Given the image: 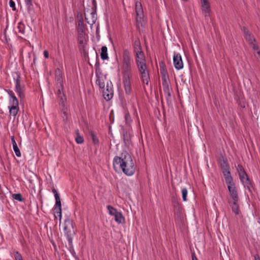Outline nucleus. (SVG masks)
Wrapping results in <instances>:
<instances>
[{
	"mask_svg": "<svg viewBox=\"0 0 260 260\" xmlns=\"http://www.w3.org/2000/svg\"><path fill=\"white\" fill-rule=\"evenodd\" d=\"M95 74H101V71L100 69V63L99 61V58L98 54L96 53V63L95 64Z\"/></svg>",
	"mask_w": 260,
	"mask_h": 260,
	"instance_id": "c85d7f7f",
	"label": "nucleus"
},
{
	"mask_svg": "<svg viewBox=\"0 0 260 260\" xmlns=\"http://www.w3.org/2000/svg\"><path fill=\"white\" fill-rule=\"evenodd\" d=\"M52 191L53 192V193L54 194V197H55V198H58L59 197V196L57 191V190L54 188H53L52 189Z\"/></svg>",
	"mask_w": 260,
	"mask_h": 260,
	"instance_id": "8fccbe9b",
	"label": "nucleus"
},
{
	"mask_svg": "<svg viewBox=\"0 0 260 260\" xmlns=\"http://www.w3.org/2000/svg\"><path fill=\"white\" fill-rule=\"evenodd\" d=\"M115 220L118 223H122L125 222V219L122 214L120 212H118L114 215Z\"/></svg>",
	"mask_w": 260,
	"mask_h": 260,
	"instance_id": "b1692460",
	"label": "nucleus"
},
{
	"mask_svg": "<svg viewBox=\"0 0 260 260\" xmlns=\"http://www.w3.org/2000/svg\"><path fill=\"white\" fill-rule=\"evenodd\" d=\"M122 134L124 145L129 147L132 145L131 135L129 132L125 129H123Z\"/></svg>",
	"mask_w": 260,
	"mask_h": 260,
	"instance_id": "2eb2a0df",
	"label": "nucleus"
},
{
	"mask_svg": "<svg viewBox=\"0 0 260 260\" xmlns=\"http://www.w3.org/2000/svg\"><path fill=\"white\" fill-rule=\"evenodd\" d=\"M242 30L244 32V36L245 40L250 45H252L254 42L256 41L253 36L250 33L247 27L243 26Z\"/></svg>",
	"mask_w": 260,
	"mask_h": 260,
	"instance_id": "4468645a",
	"label": "nucleus"
},
{
	"mask_svg": "<svg viewBox=\"0 0 260 260\" xmlns=\"http://www.w3.org/2000/svg\"><path fill=\"white\" fill-rule=\"evenodd\" d=\"M237 170L241 181L244 184L245 187L246 186L247 188L249 191L252 192V189H253L252 183L243 166L241 165H238Z\"/></svg>",
	"mask_w": 260,
	"mask_h": 260,
	"instance_id": "39448f33",
	"label": "nucleus"
},
{
	"mask_svg": "<svg viewBox=\"0 0 260 260\" xmlns=\"http://www.w3.org/2000/svg\"><path fill=\"white\" fill-rule=\"evenodd\" d=\"M174 65L176 69L180 70L183 68V63L180 54H174L173 56Z\"/></svg>",
	"mask_w": 260,
	"mask_h": 260,
	"instance_id": "f8f14e48",
	"label": "nucleus"
},
{
	"mask_svg": "<svg viewBox=\"0 0 260 260\" xmlns=\"http://www.w3.org/2000/svg\"><path fill=\"white\" fill-rule=\"evenodd\" d=\"M57 87H58V90L57 92V94L58 95V94H61L62 93H64L63 92V84H61V86L58 85V86H57Z\"/></svg>",
	"mask_w": 260,
	"mask_h": 260,
	"instance_id": "c03bdc74",
	"label": "nucleus"
},
{
	"mask_svg": "<svg viewBox=\"0 0 260 260\" xmlns=\"http://www.w3.org/2000/svg\"><path fill=\"white\" fill-rule=\"evenodd\" d=\"M14 256L15 260H22L23 257L21 254L18 251H15L14 252Z\"/></svg>",
	"mask_w": 260,
	"mask_h": 260,
	"instance_id": "58836bf2",
	"label": "nucleus"
},
{
	"mask_svg": "<svg viewBox=\"0 0 260 260\" xmlns=\"http://www.w3.org/2000/svg\"><path fill=\"white\" fill-rule=\"evenodd\" d=\"M58 98L59 99L60 102L62 104L64 100H66L65 95L64 93H62L61 94L57 95Z\"/></svg>",
	"mask_w": 260,
	"mask_h": 260,
	"instance_id": "a18cd8bd",
	"label": "nucleus"
},
{
	"mask_svg": "<svg viewBox=\"0 0 260 260\" xmlns=\"http://www.w3.org/2000/svg\"><path fill=\"white\" fill-rule=\"evenodd\" d=\"M202 10L205 17L209 16L211 11L210 5L202 6Z\"/></svg>",
	"mask_w": 260,
	"mask_h": 260,
	"instance_id": "bb28decb",
	"label": "nucleus"
},
{
	"mask_svg": "<svg viewBox=\"0 0 260 260\" xmlns=\"http://www.w3.org/2000/svg\"><path fill=\"white\" fill-rule=\"evenodd\" d=\"M241 107H242V108H244V107H245V105L244 104V105H243V106H241Z\"/></svg>",
	"mask_w": 260,
	"mask_h": 260,
	"instance_id": "e2e57ef3",
	"label": "nucleus"
},
{
	"mask_svg": "<svg viewBox=\"0 0 260 260\" xmlns=\"http://www.w3.org/2000/svg\"><path fill=\"white\" fill-rule=\"evenodd\" d=\"M10 7L13 8V10H15V3L13 0H10L9 2Z\"/></svg>",
	"mask_w": 260,
	"mask_h": 260,
	"instance_id": "de8ad7c7",
	"label": "nucleus"
},
{
	"mask_svg": "<svg viewBox=\"0 0 260 260\" xmlns=\"http://www.w3.org/2000/svg\"><path fill=\"white\" fill-rule=\"evenodd\" d=\"M254 260H260V257L258 254H256L254 255Z\"/></svg>",
	"mask_w": 260,
	"mask_h": 260,
	"instance_id": "bf43d9fd",
	"label": "nucleus"
},
{
	"mask_svg": "<svg viewBox=\"0 0 260 260\" xmlns=\"http://www.w3.org/2000/svg\"><path fill=\"white\" fill-rule=\"evenodd\" d=\"M86 35V34H78V46H81V48H83L87 44Z\"/></svg>",
	"mask_w": 260,
	"mask_h": 260,
	"instance_id": "a211bd4d",
	"label": "nucleus"
},
{
	"mask_svg": "<svg viewBox=\"0 0 260 260\" xmlns=\"http://www.w3.org/2000/svg\"><path fill=\"white\" fill-rule=\"evenodd\" d=\"M16 77L15 79L16 82L15 90L18 94L20 99H23L25 98V94L24 92V86L20 85L21 77L20 73L18 72L16 73Z\"/></svg>",
	"mask_w": 260,
	"mask_h": 260,
	"instance_id": "0eeeda50",
	"label": "nucleus"
},
{
	"mask_svg": "<svg viewBox=\"0 0 260 260\" xmlns=\"http://www.w3.org/2000/svg\"><path fill=\"white\" fill-rule=\"evenodd\" d=\"M11 141H12V144H13V147L17 145L16 142V141L15 140L14 136H12L11 137Z\"/></svg>",
	"mask_w": 260,
	"mask_h": 260,
	"instance_id": "864d4df0",
	"label": "nucleus"
},
{
	"mask_svg": "<svg viewBox=\"0 0 260 260\" xmlns=\"http://www.w3.org/2000/svg\"><path fill=\"white\" fill-rule=\"evenodd\" d=\"M8 93L9 94V96L11 98V100H10L11 104H19L18 100L17 99V98L16 97V96L15 95V94L12 90H9L8 91Z\"/></svg>",
	"mask_w": 260,
	"mask_h": 260,
	"instance_id": "393cba45",
	"label": "nucleus"
},
{
	"mask_svg": "<svg viewBox=\"0 0 260 260\" xmlns=\"http://www.w3.org/2000/svg\"><path fill=\"white\" fill-rule=\"evenodd\" d=\"M231 197L232 198L233 201H239V197L237 190H233L231 191H229Z\"/></svg>",
	"mask_w": 260,
	"mask_h": 260,
	"instance_id": "7c9ffc66",
	"label": "nucleus"
},
{
	"mask_svg": "<svg viewBox=\"0 0 260 260\" xmlns=\"http://www.w3.org/2000/svg\"><path fill=\"white\" fill-rule=\"evenodd\" d=\"M55 207L54 209V210L56 213L58 214L59 220H60L61 218V204L60 197L55 198Z\"/></svg>",
	"mask_w": 260,
	"mask_h": 260,
	"instance_id": "6ab92c4d",
	"label": "nucleus"
},
{
	"mask_svg": "<svg viewBox=\"0 0 260 260\" xmlns=\"http://www.w3.org/2000/svg\"><path fill=\"white\" fill-rule=\"evenodd\" d=\"M92 3L93 6V8H92L93 11L91 13V15L92 16V20L91 22V24H92L95 23L96 18H95V15H96V3L95 0H92ZM85 20L87 21V23L88 24H90V22L87 20V18L85 17Z\"/></svg>",
	"mask_w": 260,
	"mask_h": 260,
	"instance_id": "aec40b11",
	"label": "nucleus"
},
{
	"mask_svg": "<svg viewBox=\"0 0 260 260\" xmlns=\"http://www.w3.org/2000/svg\"><path fill=\"white\" fill-rule=\"evenodd\" d=\"M172 202L173 204V207L174 208V214L177 216V217H180L182 214V210L183 209L181 207V205L177 200V199L175 197H173L172 199Z\"/></svg>",
	"mask_w": 260,
	"mask_h": 260,
	"instance_id": "9d476101",
	"label": "nucleus"
},
{
	"mask_svg": "<svg viewBox=\"0 0 260 260\" xmlns=\"http://www.w3.org/2000/svg\"><path fill=\"white\" fill-rule=\"evenodd\" d=\"M132 65V58L130 52L127 49H124L122 53V66Z\"/></svg>",
	"mask_w": 260,
	"mask_h": 260,
	"instance_id": "ddd939ff",
	"label": "nucleus"
},
{
	"mask_svg": "<svg viewBox=\"0 0 260 260\" xmlns=\"http://www.w3.org/2000/svg\"><path fill=\"white\" fill-rule=\"evenodd\" d=\"M124 118L126 123H128L131 121V116L128 112H126L125 113Z\"/></svg>",
	"mask_w": 260,
	"mask_h": 260,
	"instance_id": "37998d69",
	"label": "nucleus"
},
{
	"mask_svg": "<svg viewBox=\"0 0 260 260\" xmlns=\"http://www.w3.org/2000/svg\"><path fill=\"white\" fill-rule=\"evenodd\" d=\"M116 165L121 169L127 176H132L135 172V167L131 155L127 152L121 153V156H115L113 159V167L116 170Z\"/></svg>",
	"mask_w": 260,
	"mask_h": 260,
	"instance_id": "f257e3e1",
	"label": "nucleus"
},
{
	"mask_svg": "<svg viewBox=\"0 0 260 260\" xmlns=\"http://www.w3.org/2000/svg\"><path fill=\"white\" fill-rule=\"evenodd\" d=\"M44 55L45 58H49V53H48V51L45 50L44 51Z\"/></svg>",
	"mask_w": 260,
	"mask_h": 260,
	"instance_id": "4d7b16f0",
	"label": "nucleus"
},
{
	"mask_svg": "<svg viewBox=\"0 0 260 260\" xmlns=\"http://www.w3.org/2000/svg\"><path fill=\"white\" fill-rule=\"evenodd\" d=\"M182 199L183 201H187V190L186 188H183L182 189Z\"/></svg>",
	"mask_w": 260,
	"mask_h": 260,
	"instance_id": "ea45409f",
	"label": "nucleus"
},
{
	"mask_svg": "<svg viewBox=\"0 0 260 260\" xmlns=\"http://www.w3.org/2000/svg\"><path fill=\"white\" fill-rule=\"evenodd\" d=\"M201 6L210 5L208 0H201Z\"/></svg>",
	"mask_w": 260,
	"mask_h": 260,
	"instance_id": "3c124183",
	"label": "nucleus"
},
{
	"mask_svg": "<svg viewBox=\"0 0 260 260\" xmlns=\"http://www.w3.org/2000/svg\"><path fill=\"white\" fill-rule=\"evenodd\" d=\"M78 26L77 30L78 34H86L85 30L87 29L86 25L84 23L83 18L82 15L80 14L77 15Z\"/></svg>",
	"mask_w": 260,
	"mask_h": 260,
	"instance_id": "9b49d317",
	"label": "nucleus"
},
{
	"mask_svg": "<svg viewBox=\"0 0 260 260\" xmlns=\"http://www.w3.org/2000/svg\"><path fill=\"white\" fill-rule=\"evenodd\" d=\"M226 184L228 185V188L229 191H231L233 190H237L236 186H235V184L233 181H232L230 183H227Z\"/></svg>",
	"mask_w": 260,
	"mask_h": 260,
	"instance_id": "c9c22d12",
	"label": "nucleus"
},
{
	"mask_svg": "<svg viewBox=\"0 0 260 260\" xmlns=\"http://www.w3.org/2000/svg\"><path fill=\"white\" fill-rule=\"evenodd\" d=\"M165 63L164 61H161L159 63L160 73L161 75L162 80H164V78L167 79V77L168 76L167 70L165 68Z\"/></svg>",
	"mask_w": 260,
	"mask_h": 260,
	"instance_id": "4be33fe9",
	"label": "nucleus"
},
{
	"mask_svg": "<svg viewBox=\"0 0 260 260\" xmlns=\"http://www.w3.org/2000/svg\"><path fill=\"white\" fill-rule=\"evenodd\" d=\"M55 77L56 82V85H61L63 84V79L62 72L60 69L57 68L55 71Z\"/></svg>",
	"mask_w": 260,
	"mask_h": 260,
	"instance_id": "f3484780",
	"label": "nucleus"
},
{
	"mask_svg": "<svg viewBox=\"0 0 260 260\" xmlns=\"http://www.w3.org/2000/svg\"><path fill=\"white\" fill-rule=\"evenodd\" d=\"M69 249L70 250V251L71 252V253H72V255L76 259H78V256L77 255L75 250H74V247L73 246H71V247H69Z\"/></svg>",
	"mask_w": 260,
	"mask_h": 260,
	"instance_id": "79ce46f5",
	"label": "nucleus"
},
{
	"mask_svg": "<svg viewBox=\"0 0 260 260\" xmlns=\"http://www.w3.org/2000/svg\"><path fill=\"white\" fill-rule=\"evenodd\" d=\"M237 202L238 201H233V203L231 205L232 211L236 215H238L239 213V206Z\"/></svg>",
	"mask_w": 260,
	"mask_h": 260,
	"instance_id": "c756f323",
	"label": "nucleus"
},
{
	"mask_svg": "<svg viewBox=\"0 0 260 260\" xmlns=\"http://www.w3.org/2000/svg\"><path fill=\"white\" fill-rule=\"evenodd\" d=\"M132 65L122 66V82L124 85L125 93L130 94L132 91L131 82V73Z\"/></svg>",
	"mask_w": 260,
	"mask_h": 260,
	"instance_id": "20e7f679",
	"label": "nucleus"
},
{
	"mask_svg": "<svg viewBox=\"0 0 260 260\" xmlns=\"http://www.w3.org/2000/svg\"><path fill=\"white\" fill-rule=\"evenodd\" d=\"M96 83L99 85V87L101 89H104L105 87V84L104 82H102L100 79V77L99 76V74L96 75Z\"/></svg>",
	"mask_w": 260,
	"mask_h": 260,
	"instance_id": "72a5a7b5",
	"label": "nucleus"
},
{
	"mask_svg": "<svg viewBox=\"0 0 260 260\" xmlns=\"http://www.w3.org/2000/svg\"><path fill=\"white\" fill-rule=\"evenodd\" d=\"M135 11L136 13V26L137 29L140 28V25H143V10L141 3L139 2H136L135 4Z\"/></svg>",
	"mask_w": 260,
	"mask_h": 260,
	"instance_id": "423d86ee",
	"label": "nucleus"
},
{
	"mask_svg": "<svg viewBox=\"0 0 260 260\" xmlns=\"http://www.w3.org/2000/svg\"><path fill=\"white\" fill-rule=\"evenodd\" d=\"M252 48L254 50H258V46L257 45H255L254 44H252V45H250Z\"/></svg>",
	"mask_w": 260,
	"mask_h": 260,
	"instance_id": "6e6d98bb",
	"label": "nucleus"
},
{
	"mask_svg": "<svg viewBox=\"0 0 260 260\" xmlns=\"http://www.w3.org/2000/svg\"><path fill=\"white\" fill-rule=\"evenodd\" d=\"M223 176L225 179V183H230L232 181H233V178L232 176L231 175V172L229 170H224L222 171Z\"/></svg>",
	"mask_w": 260,
	"mask_h": 260,
	"instance_id": "5701e85b",
	"label": "nucleus"
},
{
	"mask_svg": "<svg viewBox=\"0 0 260 260\" xmlns=\"http://www.w3.org/2000/svg\"><path fill=\"white\" fill-rule=\"evenodd\" d=\"M63 230L68 240L69 247L73 246L72 242L73 237L75 235L76 232V225L73 220L69 217H67L65 219Z\"/></svg>",
	"mask_w": 260,
	"mask_h": 260,
	"instance_id": "f03ea898",
	"label": "nucleus"
},
{
	"mask_svg": "<svg viewBox=\"0 0 260 260\" xmlns=\"http://www.w3.org/2000/svg\"><path fill=\"white\" fill-rule=\"evenodd\" d=\"M103 96L107 101H110L113 96V88L112 82L110 81L109 83H107L106 89L103 90Z\"/></svg>",
	"mask_w": 260,
	"mask_h": 260,
	"instance_id": "1a4fd4ad",
	"label": "nucleus"
},
{
	"mask_svg": "<svg viewBox=\"0 0 260 260\" xmlns=\"http://www.w3.org/2000/svg\"><path fill=\"white\" fill-rule=\"evenodd\" d=\"M18 29H19V32L21 34H24L25 32V25L22 22H19L18 23Z\"/></svg>",
	"mask_w": 260,
	"mask_h": 260,
	"instance_id": "4c0bfd02",
	"label": "nucleus"
},
{
	"mask_svg": "<svg viewBox=\"0 0 260 260\" xmlns=\"http://www.w3.org/2000/svg\"><path fill=\"white\" fill-rule=\"evenodd\" d=\"M32 1L33 0H25V3L28 9H30V8L32 6Z\"/></svg>",
	"mask_w": 260,
	"mask_h": 260,
	"instance_id": "49530a36",
	"label": "nucleus"
},
{
	"mask_svg": "<svg viewBox=\"0 0 260 260\" xmlns=\"http://www.w3.org/2000/svg\"><path fill=\"white\" fill-rule=\"evenodd\" d=\"M257 54L260 56V51L257 52Z\"/></svg>",
	"mask_w": 260,
	"mask_h": 260,
	"instance_id": "680f3d73",
	"label": "nucleus"
},
{
	"mask_svg": "<svg viewBox=\"0 0 260 260\" xmlns=\"http://www.w3.org/2000/svg\"><path fill=\"white\" fill-rule=\"evenodd\" d=\"M109 134H110V135H111V136L112 137H113V134H112V133L111 128V127H110V126L109 127Z\"/></svg>",
	"mask_w": 260,
	"mask_h": 260,
	"instance_id": "052dcab7",
	"label": "nucleus"
},
{
	"mask_svg": "<svg viewBox=\"0 0 260 260\" xmlns=\"http://www.w3.org/2000/svg\"><path fill=\"white\" fill-rule=\"evenodd\" d=\"M96 37L98 40L100 39V33H99V29L98 27L96 28Z\"/></svg>",
	"mask_w": 260,
	"mask_h": 260,
	"instance_id": "5fc2aeb1",
	"label": "nucleus"
},
{
	"mask_svg": "<svg viewBox=\"0 0 260 260\" xmlns=\"http://www.w3.org/2000/svg\"><path fill=\"white\" fill-rule=\"evenodd\" d=\"M11 105V106L9 107L10 114L13 116L15 118L19 111V104Z\"/></svg>",
	"mask_w": 260,
	"mask_h": 260,
	"instance_id": "412c9836",
	"label": "nucleus"
},
{
	"mask_svg": "<svg viewBox=\"0 0 260 260\" xmlns=\"http://www.w3.org/2000/svg\"><path fill=\"white\" fill-rule=\"evenodd\" d=\"M218 163L220 165L222 171L230 169V166L228 162L227 158L221 155L218 158Z\"/></svg>",
	"mask_w": 260,
	"mask_h": 260,
	"instance_id": "dca6fc26",
	"label": "nucleus"
},
{
	"mask_svg": "<svg viewBox=\"0 0 260 260\" xmlns=\"http://www.w3.org/2000/svg\"><path fill=\"white\" fill-rule=\"evenodd\" d=\"M13 147L16 156L18 157H20L21 156V153L17 145L13 146Z\"/></svg>",
	"mask_w": 260,
	"mask_h": 260,
	"instance_id": "a19ab883",
	"label": "nucleus"
},
{
	"mask_svg": "<svg viewBox=\"0 0 260 260\" xmlns=\"http://www.w3.org/2000/svg\"><path fill=\"white\" fill-rule=\"evenodd\" d=\"M165 93L166 94V100H167V101H168L169 98L171 96V90L168 91V92H166V93Z\"/></svg>",
	"mask_w": 260,
	"mask_h": 260,
	"instance_id": "603ef678",
	"label": "nucleus"
},
{
	"mask_svg": "<svg viewBox=\"0 0 260 260\" xmlns=\"http://www.w3.org/2000/svg\"><path fill=\"white\" fill-rule=\"evenodd\" d=\"M76 133L77 134V136L75 138V140L77 143L78 144H82L84 142L83 137L80 135L79 129H77L76 131Z\"/></svg>",
	"mask_w": 260,
	"mask_h": 260,
	"instance_id": "2f4dec72",
	"label": "nucleus"
},
{
	"mask_svg": "<svg viewBox=\"0 0 260 260\" xmlns=\"http://www.w3.org/2000/svg\"><path fill=\"white\" fill-rule=\"evenodd\" d=\"M136 62L142 82L147 85H148L150 77L146 64L145 57H142V59L136 58Z\"/></svg>",
	"mask_w": 260,
	"mask_h": 260,
	"instance_id": "7ed1b4c3",
	"label": "nucleus"
},
{
	"mask_svg": "<svg viewBox=\"0 0 260 260\" xmlns=\"http://www.w3.org/2000/svg\"><path fill=\"white\" fill-rule=\"evenodd\" d=\"M107 208L109 210V214L111 215L114 216L118 212L115 208L110 205L107 206Z\"/></svg>",
	"mask_w": 260,
	"mask_h": 260,
	"instance_id": "e433bc0d",
	"label": "nucleus"
},
{
	"mask_svg": "<svg viewBox=\"0 0 260 260\" xmlns=\"http://www.w3.org/2000/svg\"><path fill=\"white\" fill-rule=\"evenodd\" d=\"M162 85L163 86V89L165 93L168 92V91L171 90L170 88L169 83L167 82V79L164 78V80H162Z\"/></svg>",
	"mask_w": 260,
	"mask_h": 260,
	"instance_id": "cd10ccee",
	"label": "nucleus"
},
{
	"mask_svg": "<svg viewBox=\"0 0 260 260\" xmlns=\"http://www.w3.org/2000/svg\"><path fill=\"white\" fill-rule=\"evenodd\" d=\"M134 51L136 54V58L142 59L145 57L139 39H136L133 44Z\"/></svg>",
	"mask_w": 260,
	"mask_h": 260,
	"instance_id": "6e6552de",
	"label": "nucleus"
},
{
	"mask_svg": "<svg viewBox=\"0 0 260 260\" xmlns=\"http://www.w3.org/2000/svg\"><path fill=\"white\" fill-rule=\"evenodd\" d=\"M192 260H198L194 252L191 253Z\"/></svg>",
	"mask_w": 260,
	"mask_h": 260,
	"instance_id": "13d9d810",
	"label": "nucleus"
},
{
	"mask_svg": "<svg viewBox=\"0 0 260 260\" xmlns=\"http://www.w3.org/2000/svg\"><path fill=\"white\" fill-rule=\"evenodd\" d=\"M89 135L92 139L93 143L94 144H98L99 142V139L94 134V132L90 131L89 132Z\"/></svg>",
	"mask_w": 260,
	"mask_h": 260,
	"instance_id": "473e14b6",
	"label": "nucleus"
},
{
	"mask_svg": "<svg viewBox=\"0 0 260 260\" xmlns=\"http://www.w3.org/2000/svg\"><path fill=\"white\" fill-rule=\"evenodd\" d=\"M12 197L14 199L20 202H23L24 201V199L22 197L21 194L19 193L13 194Z\"/></svg>",
	"mask_w": 260,
	"mask_h": 260,
	"instance_id": "f704fd0d",
	"label": "nucleus"
},
{
	"mask_svg": "<svg viewBox=\"0 0 260 260\" xmlns=\"http://www.w3.org/2000/svg\"><path fill=\"white\" fill-rule=\"evenodd\" d=\"M101 57L103 60H107L109 58L106 46H102L101 48Z\"/></svg>",
	"mask_w": 260,
	"mask_h": 260,
	"instance_id": "a878e982",
	"label": "nucleus"
},
{
	"mask_svg": "<svg viewBox=\"0 0 260 260\" xmlns=\"http://www.w3.org/2000/svg\"><path fill=\"white\" fill-rule=\"evenodd\" d=\"M80 51L81 53H83L84 55H86L87 54L86 51L85 50V46H83V48H81V46H78Z\"/></svg>",
	"mask_w": 260,
	"mask_h": 260,
	"instance_id": "09e8293b",
	"label": "nucleus"
}]
</instances>
